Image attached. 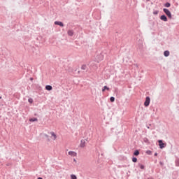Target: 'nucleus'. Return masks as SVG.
I'll list each match as a JSON object with an SVG mask.
<instances>
[{
	"label": "nucleus",
	"mask_w": 179,
	"mask_h": 179,
	"mask_svg": "<svg viewBox=\"0 0 179 179\" xmlns=\"http://www.w3.org/2000/svg\"><path fill=\"white\" fill-rule=\"evenodd\" d=\"M45 138H48V141H50V138H49V136H48V134H45Z\"/></svg>",
	"instance_id": "nucleus-28"
},
{
	"label": "nucleus",
	"mask_w": 179,
	"mask_h": 179,
	"mask_svg": "<svg viewBox=\"0 0 179 179\" xmlns=\"http://www.w3.org/2000/svg\"><path fill=\"white\" fill-rule=\"evenodd\" d=\"M143 142H144L145 143H147V145H149V143H150L149 139H148V138H146V137H145V138H143Z\"/></svg>",
	"instance_id": "nucleus-14"
},
{
	"label": "nucleus",
	"mask_w": 179,
	"mask_h": 179,
	"mask_svg": "<svg viewBox=\"0 0 179 179\" xmlns=\"http://www.w3.org/2000/svg\"><path fill=\"white\" fill-rule=\"evenodd\" d=\"M158 14H159V10L153 11V15H158Z\"/></svg>",
	"instance_id": "nucleus-27"
},
{
	"label": "nucleus",
	"mask_w": 179,
	"mask_h": 179,
	"mask_svg": "<svg viewBox=\"0 0 179 179\" xmlns=\"http://www.w3.org/2000/svg\"><path fill=\"white\" fill-rule=\"evenodd\" d=\"M45 90H48V92H51L52 90V86L51 85H46L45 87Z\"/></svg>",
	"instance_id": "nucleus-7"
},
{
	"label": "nucleus",
	"mask_w": 179,
	"mask_h": 179,
	"mask_svg": "<svg viewBox=\"0 0 179 179\" xmlns=\"http://www.w3.org/2000/svg\"><path fill=\"white\" fill-rule=\"evenodd\" d=\"M176 163V166H177V167H179V158H177L175 161Z\"/></svg>",
	"instance_id": "nucleus-19"
},
{
	"label": "nucleus",
	"mask_w": 179,
	"mask_h": 179,
	"mask_svg": "<svg viewBox=\"0 0 179 179\" xmlns=\"http://www.w3.org/2000/svg\"><path fill=\"white\" fill-rule=\"evenodd\" d=\"M80 146V148H85V146H86V141L85 140H81Z\"/></svg>",
	"instance_id": "nucleus-6"
},
{
	"label": "nucleus",
	"mask_w": 179,
	"mask_h": 179,
	"mask_svg": "<svg viewBox=\"0 0 179 179\" xmlns=\"http://www.w3.org/2000/svg\"><path fill=\"white\" fill-rule=\"evenodd\" d=\"M67 34L70 36V37H72L73 36V30H69Z\"/></svg>",
	"instance_id": "nucleus-8"
},
{
	"label": "nucleus",
	"mask_w": 179,
	"mask_h": 179,
	"mask_svg": "<svg viewBox=\"0 0 179 179\" xmlns=\"http://www.w3.org/2000/svg\"><path fill=\"white\" fill-rule=\"evenodd\" d=\"M106 90H110V87H107V85H105V86L102 88V92H106Z\"/></svg>",
	"instance_id": "nucleus-12"
},
{
	"label": "nucleus",
	"mask_w": 179,
	"mask_h": 179,
	"mask_svg": "<svg viewBox=\"0 0 179 179\" xmlns=\"http://www.w3.org/2000/svg\"><path fill=\"white\" fill-rule=\"evenodd\" d=\"M87 68V66H86V64H83V65L81 66V69H82L83 71H86Z\"/></svg>",
	"instance_id": "nucleus-17"
},
{
	"label": "nucleus",
	"mask_w": 179,
	"mask_h": 179,
	"mask_svg": "<svg viewBox=\"0 0 179 179\" xmlns=\"http://www.w3.org/2000/svg\"><path fill=\"white\" fill-rule=\"evenodd\" d=\"M71 179H78V177H76V175L72 174V175H71Z\"/></svg>",
	"instance_id": "nucleus-22"
},
{
	"label": "nucleus",
	"mask_w": 179,
	"mask_h": 179,
	"mask_svg": "<svg viewBox=\"0 0 179 179\" xmlns=\"http://www.w3.org/2000/svg\"><path fill=\"white\" fill-rule=\"evenodd\" d=\"M147 1H150V0H147Z\"/></svg>",
	"instance_id": "nucleus-34"
},
{
	"label": "nucleus",
	"mask_w": 179,
	"mask_h": 179,
	"mask_svg": "<svg viewBox=\"0 0 179 179\" xmlns=\"http://www.w3.org/2000/svg\"><path fill=\"white\" fill-rule=\"evenodd\" d=\"M37 179H43V178H41V177H38Z\"/></svg>",
	"instance_id": "nucleus-31"
},
{
	"label": "nucleus",
	"mask_w": 179,
	"mask_h": 179,
	"mask_svg": "<svg viewBox=\"0 0 179 179\" xmlns=\"http://www.w3.org/2000/svg\"><path fill=\"white\" fill-rule=\"evenodd\" d=\"M150 127H152V124L146 125V127L148 128V129H153V128H152Z\"/></svg>",
	"instance_id": "nucleus-24"
},
{
	"label": "nucleus",
	"mask_w": 179,
	"mask_h": 179,
	"mask_svg": "<svg viewBox=\"0 0 179 179\" xmlns=\"http://www.w3.org/2000/svg\"><path fill=\"white\" fill-rule=\"evenodd\" d=\"M110 101L111 103H114V101H115V98L114 96H111V97L110 98Z\"/></svg>",
	"instance_id": "nucleus-20"
},
{
	"label": "nucleus",
	"mask_w": 179,
	"mask_h": 179,
	"mask_svg": "<svg viewBox=\"0 0 179 179\" xmlns=\"http://www.w3.org/2000/svg\"><path fill=\"white\" fill-rule=\"evenodd\" d=\"M154 156H157V152H155V153L154 154Z\"/></svg>",
	"instance_id": "nucleus-30"
},
{
	"label": "nucleus",
	"mask_w": 179,
	"mask_h": 179,
	"mask_svg": "<svg viewBox=\"0 0 179 179\" xmlns=\"http://www.w3.org/2000/svg\"><path fill=\"white\" fill-rule=\"evenodd\" d=\"M163 12L165 13V15H166L169 19H172L173 17L171 15V12L170 11V10L167 8H164Z\"/></svg>",
	"instance_id": "nucleus-1"
},
{
	"label": "nucleus",
	"mask_w": 179,
	"mask_h": 179,
	"mask_svg": "<svg viewBox=\"0 0 179 179\" xmlns=\"http://www.w3.org/2000/svg\"><path fill=\"white\" fill-rule=\"evenodd\" d=\"M6 166H10V164H7Z\"/></svg>",
	"instance_id": "nucleus-32"
},
{
	"label": "nucleus",
	"mask_w": 179,
	"mask_h": 179,
	"mask_svg": "<svg viewBox=\"0 0 179 179\" xmlns=\"http://www.w3.org/2000/svg\"><path fill=\"white\" fill-rule=\"evenodd\" d=\"M150 104V97L146 96L145 101L144 102L145 107H149V105Z\"/></svg>",
	"instance_id": "nucleus-2"
},
{
	"label": "nucleus",
	"mask_w": 179,
	"mask_h": 179,
	"mask_svg": "<svg viewBox=\"0 0 179 179\" xmlns=\"http://www.w3.org/2000/svg\"><path fill=\"white\" fill-rule=\"evenodd\" d=\"M73 162H76V159H73Z\"/></svg>",
	"instance_id": "nucleus-33"
},
{
	"label": "nucleus",
	"mask_w": 179,
	"mask_h": 179,
	"mask_svg": "<svg viewBox=\"0 0 179 179\" xmlns=\"http://www.w3.org/2000/svg\"><path fill=\"white\" fill-rule=\"evenodd\" d=\"M164 6L165 8H170V6H171V4L169 2H166L165 4H164Z\"/></svg>",
	"instance_id": "nucleus-18"
},
{
	"label": "nucleus",
	"mask_w": 179,
	"mask_h": 179,
	"mask_svg": "<svg viewBox=\"0 0 179 179\" xmlns=\"http://www.w3.org/2000/svg\"><path fill=\"white\" fill-rule=\"evenodd\" d=\"M138 167H140L141 170H145V165L142 164H138Z\"/></svg>",
	"instance_id": "nucleus-16"
},
{
	"label": "nucleus",
	"mask_w": 179,
	"mask_h": 179,
	"mask_svg": "<svg viewBox=\"0 0 179 179\" xmlns=\"http://www.w3.org/2000/svg\"><path fill=\"white\" fill-rule=\"evenodd\" d=\"M159 149H164L166 148V143H163V140L158 141Z\"/></svg>",
	"instance_id": "nucleus-3"
},
{
	"label": "nucleus",
	"mask_w": 179,
	"mask_h": 179,
	"mask_svg": "<svg viewBox=\"0 0 179 179\" xmlns=\"http://www.w3.org/2000/svg\"><path fill=\"white\" fill-rule=\"evenodd\" d=\"M164 57H169V55H170V51H169V50H165V51L164 52Z\"/></svg>",
	"instance_id": "nucleus-10"
},
{
	"label": "nucleus",
	"mask_w": 179,
	"mask_h": 179,
	"mask_svg": "<svg viewBox=\"0 0 179 179\" xmlns=\"http://www.w3.org/2000/svg\"><path fill=\"white\" fill-rule=\"evenodd\" d=\"M139 150H136L134 152V156H139Z\"/></svg>",
	"instance_id": "nucleus-15"
},
{
	"label": "nucleus",
	"mask_w": 179,
	"mask_h": 179,
	"mask_svg": "<svg viewBox=\"0 0 179 179\" xmlns=\"http://www.w3.org/2000/svg\"><path fill=\"white\" fill-rule=\"evenodd\" d=\"M160 20H162L163 22H167V16L166 15H162L160 16Z\"/></svg>",
	"instance_id": "nucleus-5"
},
{
	"label": "nucleus",
	"mask_w": 179,
	"mask_h": 179,
	"mask_svg": "<svg viewBox=\"0 0 179 179\" xmlns=\"http://www.w3.org/2000/svg\"><path fill=\"white\" fill-rule=\"evenodd\" d=\"M36 121H38V119H37V117H34V118H30L29 119L30 122H34Z\"/></svg>",
	"instance_id": "nucleus-13"
},
{
	"label": "nucleus",
	"mask_w": 179,
	"mask_h": 179,
	"mask_svg": "<svg viewBox=\"0 0 179 179\" xmlns=\"http://www.w3.org/2000/svg\"><path fill=\"white\" fill-rule=\"evenodd\" d=\"M69 156L75 157V156H76V152H75L73 151H69Z\"/></svg>",
	"instance_id": "nucleus-9"
},
{
	"label": "nucleus",
	"mask_w": 179,
	"mask_h": 179,
	"mask_svg": "<svg viewBox=\"0 0 179 179\" xmlns=\"http://www.w3.org/2000/svg\"><path fill=\"white\" fill-rule=\"evenodd\" d=\"M28 101H29V103H30L31 104L33 103V99H31V98H29V99H28Z\"/></svg>",
	"instance_id": "nucleus-26"
},
{
	"label": "nucleus",
	"mask_w": 179,
	"mask_h": 179,
	"mask_svg": "<svg viewBox=\"0 0 179 179\" xmlns=\"http://www.w3.org/2000/svg\"><path fill=\"white\" fill-rule=\"evenodd\" d=\"M103 58H104V56H103V55L101 54L99 61H103Z\"/></svg>",
	"instance_id": "nucleus-25"
},
{
	"label": "nucleus",
	"mask_w": 179,
	"mask_h": 179,
	"mask_svg": "<svg viewBox=\"0 0 179 179\" xmlns=\"http://www.w3.org/2000/svg\"><path fill=\"white\" fill-rule=\"evenodd\" d=\"M55 24L57 26H60V27H64V22H60V21H55Z\"/></svg>",
	"instance_id": "nucleus-4"
},
{
	"label": "nucleus",
	"mask_w": 179,
	"mask_h": 179,
	"mask_svg": "<svg viewBox=\"0 0 179 179\" xmlns=\"http://www.w3.org/2000/svg\"><path fill=\"white\" fill-rule=\"evenodd\" d=\"M50 134L53 136V141H55V139H57V134H55L54 131L50 132Z\"/></svg>",
	"instance_id": "nucleus-11"
},
{
	"label": "nucleus",
	"mask_w": 179,
	"mask_h": 179,
	"mask_svg": "<svg viewBox=\"0 0 179 179\" xmlns=\"http://www.w3.org/2000/svg\"><path fill=\"white\" fill-rule=\"evenodd\" d=\"M159 164H160V166H164V163L159 162Z\"/></svg>",
	"instance_id": "nucleus-29"
},
{
	"label": "nucleus",
	"mask_w": 179,
	"mask_h": 179,
	"mask_svg": "<svg viewBox=\"0 0 179 179\" xmlns=\"http://www.w3.org/2000/svg\"><path fill=\"white\" fill-rule=\"evenodd\" d=\"M132 162H133V163H136V162H138V158L134 157L132 158Z\"/></svg>",
	"instance_id": "nucleus-21"
},
{
	"label": "nucleus",
	"mask_w": 179,
	"mask_h": 179,
	"mask_svg": "<svg viewBox=\"0 0 179 179\" xmlns=\"http://www.w3.org/2000/svg\"><path fill=\"white\" fill-rule=\"evenodd\" d=\"M145 153H146V155H152V152L150 151V150H147L146 152H145Z\"/></svg>",
	"instance_id": "nucleus-23"
}]
</instances>
